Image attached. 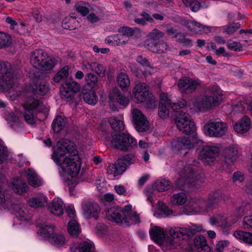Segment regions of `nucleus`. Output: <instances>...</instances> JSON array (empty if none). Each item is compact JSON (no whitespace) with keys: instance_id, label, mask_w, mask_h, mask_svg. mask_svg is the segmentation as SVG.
Returning a JSON list of instances; mask_svg holds the SVG:
<instances>
[{"instance_id":"obj_26","label":"nucleus","mask_w":252,"mask_h":252,"mask_svg":"<svg viewBox=\"0 0 252 252\" xmlns=\"http://www.w3.org/2000/svg\"><path fill=\"white\" fill-rule=\"evenodd\" d=\"M109 99L111 101L115 100L121 105L127 106L129 102V98L121 94L118 88H114L109 94Z\"/></svg>"},{"instance_id":"obj_56","label":"nucleus","mask_w":252,"mask_h":252,"mask_svg":"<svg viewBox=\"0 0 252 252\" xmlns=\"http://www.w3.org/2000/svg\"><path fill=\"white\" fill-rule=\"evenodd\" d=\"M136 29L135 28L122 27L118 29V32L126 38L133 35Z\"/></svg>"},{"instance_id":"obj_50","label":"nucleus","mask_w":252,"mask_h":252,"mask_svg":"<svg viewBox=\"0 0 252 252\" xmlns=\"http://www.w3.org/2000/svg\"><path fill=\"white\" fill-rule=\"evenodd\" d=\"M88 4L85 2H78L75 5L76 11L82 16L87 15L90 12L89 8L87 6Z\"/></svg>"},{"instance_id":"obj_5","label":"nucleus","mask_w":252,"mask_h":252,"mask_svg":"<svg viewBox=\"0 0 252 252\" xmlns=\"http://www.w3.org/2000/svg\"><path fill=\"white\" fill-rule=\"evenodd\" d=\"M23 107L25 120L29 124L35 123V116L36 113H45L49 110L48 107L43 104L39 100L34 98H29L23 104Z\"/></svg>"},{"instance_id":"obj_28","label":"nucleus","mask_w":252,"mask_h":252,"mask_svg":"<svg viewBox=\"0 0 252 252\" xmlns=\"http://www.w3.org/2000/svg\"><path fill=\"white\" fill-rule=\"evenodd\" d=\"M63 203L60 198H55L49 206L50 212L56 216H60L63 213Z\"/></svg>"},{"instance_id":"obj_34","label":"nucleus","mask_w":252,"mask_h":252,"mask_svg":"<svg viewBox=\"0 0 252 252\" xmlns=\"http://www.w3.org/2000/svg\"><path fill=\"white\" fill-rule=\"evenodd\" d=\"M233 236L236 239L242 242L252 244V233L242 230L234 232Z\"/></svg>"},{"instance_id":"obj_64","label":"nucleus","mask_w":252,"mask_h":252,"mask_svg":"<svg viewBox=\"0 0 252 252\" xmlns=\"http://www.w3.org/2000/svg\"><path fill=\"white\" fill-rule=\"evenodd\" d=\"M240 28V24L238 23H234L230 25L224 27L225 32L228 34H232Z\"/></svg>"},{"instance_id":"obj_62","label":"nucleus","mask_w":252,"mask_h":252,"mask_svg":"<svg viewBox=\"0 0 252 252\" xmlns=\"http://www.w3.org/2000/svg\"><path fill=\"white\" fill-rule=\"evenodd\" d=\"M158 204L159 207L160 214L163 217H167L172 214V211L168 209L163 202H158Z\"/></svg>"},{"instance_id":"obj_13","label":"nucleus","mask_w":252,"mask_h":252,"mask_svg":"<svg viewBox=\"0 0 252 252\" xmlns=\"http://www.w3.org/2000/svg\"><path fill=\"white\" fill-rule=\"evenodd\" d=\"M203 231L201 225H191L188 227H177L169 230V234L173 240L178 243L174 245V248L180 245V241L184 236L193 235L197 232Z\"/></svg>"},{"instance_id":"obj_60","label":"nucleus","mask_w":252,"mask_h":252,"mask_svg":"<svg viewBox=\"0 0 252 252\" xmlns=\"http://www.w3.org/2000/svg\"><path fill=\"white\" fill-rule=\"evenodd\" d=\"M93 71L95 72L100 77H103L105 75V69L101 64L97 63H92Z\"/></svg>"},{"instance_id":"obj_55","label":"nucleus","mask_w":252,"mask_h":252,"mask_svg":"<svg viewBox=\"0 0 252 252\" xmlns=\"http://www.w3.org/2000/svg\"><path fill=\"white\" fill-rule=\"evenodd\" d=\"M68 75V67L64 66L56 74L53 80L55 82L58 83L63 79L67 77Z\"/></svg>"},{"instance_id":"obj_61","label":"nucleus","mask_w":252,"mask_h":252,"mask_svg":"<svg viewBox=\"0 0 252 252\" xmlns=\"http://www.w3.org/2000/svg\"><path fill=\"white\" fill-rule=\"evenodd\" d=\"M230 244L228 240H220L218 241L216 245L215 250L216 252H223L224 249L227 248Z\"/></svg>"},{"instance_id":"obj_51","label":"nucleus","mask_w":252,"mask_h":252,"mask_svg":"<svg viewBox=\"0 0 252 252\" xmlns=\"http://www.w3.org/2000/svg\"><path fill=\"white\" fill-rule=\"evenodd\" d=\"M97 11H95V13L92 12L90 13L87 17V20L92 23H96L100 20V17L103 14V11L100 8H98Z\"/></svg>"},{"instance_id":"obj_31","label":"nucleus","mask_w":252,"mask_h":252,"mask_svg":"<svg viewBox=\"0 0 252 252\" xmlns=\"http://www.w3.org/2000/svg\"><path fill=\"white\" fill-rule=\"evenodd\" d=\"M187 28L191 32L195 33H207L210 31V28L201 25L193 21H189L186 24Z\"/></svg>"},{"instance_id":"obj_53","label":"nucleus","mask_w":252,"mask_h":252,"mask_svg":"<svg viewBox=\"0 0 252 252\" xmlns=\"http://www.w3.org/2000/svg\"><path fill=\"white\" fill-rule=\"evenodd\" d=\"M49 241L53 245L57 246H63L66 242L64 236L60 234L54 235Z\"/></svg>"},{"instance_id":"obj_43","label":"nucleus","mask_w":252,"mask_h":252,"mask_svg":"<svg viewBox=\"0 0 252 252\" xmlns=\"http://www.w3.org/2000/svg\"><path fill=\"white\" fill-rule=\"evenodd\" d=\"M199 203H204V199L202 198H191L188 201L187 207L192 212L200 213V208L198 206Z\"/></svg>"},{"instance_id":"obj_48","label":"nucleus","mask_w":252,"mask_h":252,"mask_svg":"<svg viewBox=\"0 0 252 252\" xmlns=\"http://www.w3.org/2000/svg\"><path fill=\"white\" fill-rule=\"evenodd\" d=\"M222 199V192L220 190H217L211 192L208 197V203L211 207L214 203L219 202Z\"/></svg>"},{"instance_id":"obj_20","label":"nucleus","mask_w":252,"mask_h":252,"mask_svg":"<svg viewBox=\"0 0 252 252\" xmlns=\"http://www.w3.org/2000/svg\"><path fill=\"white\" fill-rule=\"evenodd\" d=\"M159 99V105H169L174 110H176L178 108H184L187 105L186 100L183 99H180L177 103L172 102L173 100V98L171 97L170 95L164 93H160Z\"/></svg>"},{"instance_id":"obj_23","label":"nucleus","mask_w":252,"mask_h":252,"mask_svg":"<svg viewBox=\"0 0 252 252\" xmlns=\"http://www.w3.org/2000/svg\"><path fill=\"white\" fill-rule=\"evenodd\" d=\"M105 215L108 220L115 222L119 224H122L123 222L122 208L116 207L110 208L105 212Z\"/></svg>"},{"instance_id":"obj_15","label":"nucleus","mask_w":252,"mask_h":252,"mask_svg":"<svg viewBox=\"0 0 252 252\" xmlns=\"http://www.w3.org/2000/svg\"><path fill=\"white\" fill-rule=\"evenodd\" d=\"M80 88L79 84L73 79L68 78L63 84L61 88V95L62 99L66 101H70L74 94L78 92Z\"/></svg>"},{"instance_id":"obj_7","label":"nucleus","mask_w":252,"mask_h":252,"mask_svg":"<svg viewBox=\"0 0 252 252\" xmlns=\"http://www.w3.org/2000/svg\"><path fill=\"white\" fill-rule=\"evenodd\" d=\"M228 125L219 118L209 120L203 127L205 135L213 137L220 138L227 132Z\"/></svg>"},{"instance_id":"obj_8","label":"nucleus","mask_w":252,"mask_h":252,"mask_svg":"<svg viewBox=\"0 0 252 252\" xmlns=\"http://www.w3.org/2000/svg\"><path fill=\"white\" fill-rule=\"evenodd\" d=\"M133 95L138 103L145 102L147 107L155 108L157 103L155 98L149 94L148 85L144 83L136 84L133 89Z\"/></svg>"},{"instance_id":"obj_41","label":"nucleus","mask_w":252,"mask_h":252,"mask_svg":"<svg viewBox=\"0 0 252 252\" xmlns=\"http://www.w3.org/2000/svg\"><path fill=\"white\" fill-rule=\"evenodd\" d=\"M54 226L52 225L42 227L37 231L38 234L50 241L54 236Z\"/></svg>"},{"instance_id":"obj_58","label":"nucleus","mask_w":252,"mask_h":252,"mask_svg":"<svg viewBox=\"0 0 252 252\" xmlns=\"http://www.w3.org/2000/svg\"><path fill=\"white\" fill-rule=\"evenodd\" d=\"M94 246L89 242H84L79 245V252H94Z\"/></svg>"},{"instance_id":"obj_32","label":"nucleus","mask_w":252,"mask_h":252,"mask_svg":"<svg viewBox=\"0 0 252 252\" xmlns=\"http://www.w3.org/2000/svg\"><path fill=\"white\" fill-rule=\"evenodd\" d=\"M32 92L39 95H44L46 94L49 90V86L44 82H39L38 81L35 84L32 85Z\"/></svg>"},{"instance_id":"obj_24","label":"nucleus","mask_w":252,"mask_h":252,"mask_svg":"<svg viewBox=\"0 0 252 252\" xmlns=\"http://www.w3.org/2000/svg\"><path fill=\"white\" fill-rule=\"evenodd\" d=\"M11 188L15 193L19 195L26 193L29 189L28 186L21 178L14 180L11 183Z\"/></svg>"},{"instance_id":"obj_11","label":"nucleus","mask_w":252,"mask_h":252,"mask_svg":"<svg viewBox=\"0 0 252 252\" xmlns=\"http://www.w3.org/2000/svg\"><path fill=\"white\" fill-rule=\"evenodd\" d=\"M175 121L180 131L188 135L194 134L195 125L189 114L182 111H179L176 115Z\"/></svg>"},{"instance_id":"obj_1","label":"nucleus","mask_w":252,"mask_h":252,"mask_svg":"<svg viewBox=\"0 0 252 252\" xmlns=\"http://www.w3.org/2000/svg\"><path fill=\"white\" fill-rule=\"evenodd\" d=\"M52 158L60 166V173L64 182L70 188L74 187L78 183L82 161L73 144L67 139L60 140L53 148Z\"/></svg>"},{"instance_id":"obj_40","label":"nucleus","mask_w":252,"mask_h":252,"mask_svg":"<svg viewBox=\"0 0 252 252\" xmlns=\"http://www.w3.org/2000/svg\"><path fill=\"white\" fill-rule=\"evenodd\" d=\"M148 49L154 53H162L166 49L167 45L163 41L147 44Z\"/></svg>"},{"instance_id":"obj_3","label":"nucleus","mask_w":252,"mask_h":252,"mask_svg":"<svg viewBox=\"0 0 252 252\" xmlns=\"http://www.w3.org/2000/svg\"><path fill=\"white\" fill-rule=\"evenodd\" d=\"M210 95H204L196 100L194 105L200 111H206L219 104L222 99V92L217 87L214 86L207 91Z\"/></svg>"},{"instance_id":"obj_47","label":"nucleus","mask_w":252,"mask_h":252,"mask_svg":"<svg viewBox=\"0 0 252 252\" xmlns=\"http://www.w3.org/2000/svg\"><path fill=\"white\" fill-rule=\"evenodd\" d=\"M170 186L168 181L165 179L157 180L154 184L153 188L155 189L158 191H164L167 190Z\"/></svg>"},{"instance_id":"obj_59","label":"nucleus","mask_w":252,"mask_h":252,"mask_svg":"<svg viewBox=\"0 0 252 252\" xmlns=\"http://www.w3.org/2000/svg\"><path fill=\"white\" fill-rule=\"evenodd\" d=\"M186 6H189L190 9L193 12L197 11L200 7V3L195 0H182Z\"/></svg>"},{"instance_id":"obj_16","label":"nucleus","mask_w":252,"mask_h":252,"mask_svg":"<svg viewBox=\"0 0 252 252\" xmlns=\"http://www.w3.org/2000/svg\"><path fill=\"white\" fill-rule=\"evenodd\" d=\"M198 138L196 134L188 137H178L171 142V148L174 151L179 152L182 150L190 149L197 143Z\"/></svg>"},{"instance_id":"obj_42","label":"nucleus","mask_w":252,"mask_h":252,"mask_svg":"<svg viewBox=\"0 0 252 252\" xmlns=\"http://www.w3.org/2000/svg\"><path fill=\"white\" fill-rule=\"evenodd\" d=\"M67 231L72 237H77L79 235L81 230L76 220L72 219L69 221L67 225Z\"/></svg>"},{"instance_id":"obj_29","label":"nucleus","mask_w":252,"mask_h":252,"mask_svg":"<svg viewBox=\"0 0 252 252\" xmlns=\"http://www.w3.org/2000/svg\"><path fill=\"white\" fill-rule=\"evenodd\" d=\"M10 207L14 210L16 216L20 220H26L28 219L29 212L25 205L18 203L13 204Z\"/></svg>"},{"instance_id":"obj_30","label":"nucleus","mask_w":252,"mask_h":252,"mask_svg":"<svg viewBox=\"0 0 252 252\" xmlns=\"http://www.w3.org/2000/svg\"><path fill=\"white\" fill-rule=\"evenodd\" d=\"M26 175L29 184L31 186L37 188L42 185V180L33 169H29L26 172Z\"/></svg>"},{"instance_id":"obj_63","label":"nucleus","mask_w":252,"mask_h":252,"mask_svg":"<svg viewBox=\"0 0 252 252\" xmlns=\"http://www.w3.org/2000/svg\"><path fill=\"white\" fill-rule=\"evenodd\" d=\"M169 105H159L158 110V115L162 119L167 118L169 115Z\"/></svg>"},{"instance_id":"obj_52","label":"nucleus","mask_w":252,"mask_h":252,"mask_svg":"<svg viewBox=\"0 0 252 252\" xmlns=\"http://www.w3.org/2000/svg\"><path fill=\"white\" fill-rule=\"evenodd\" d=\"M140 15L141 18H135L134 19V21L136 24L144 25L147 21L153 22L154 21L153 18L149 14L146 12H142Z\"/></svg>"},{"instance_id":"obj_45","label":"nucleus","mask_w":252,"mask_h":252,"mask_svg":"<svg viewBox=\"0 0 252 252\" xmlns=\"http://www.w3.org/2000/svg\"><path fill=\"white\" fill-rule=\"evenodd\" d=\"M225 154V160L227 162H233L238 158V150L235 146H230L226 149Z\"/></svg>"},{"instance_id":"obj_10","label":"nucleus","mask_w":252,"mask_h":252,"mask_svg":"<svg viewBox=\"0 0 252 252\" xmlns=\"http://www.w3.org/2000/svg\"><path fill=\"white\" fill-rule=\"evenodd\" d=\"M112 146L121 150L127 151L137 145L136 139L128 133H116L108 138Z\"/></svg>"},{"instance_id":"obj_18","label":"nucleus","mask_w":252,"mask_h":252,"mask_svg":"<svg viewBox=\"0 0 252 252\" xmlns=\"http://www.w3.org/2000/svg\"><path fill=\"white\" fill-rule=\"evenodd\" d=\"M132 121L136 129L139 132H144L149 128V123L142 112L138 109L131 110Z\"/></svg>"},{"instance_id":"obj_12","label":"nucleus","mask_w":252,"mask_h":252,"mask_svg":"<svg viewBox=\"0 0 252 252\" xmlns=\"http://www.w3.org/2000/svg\"><path fill=\"white\" fill-rule=\"evenodd\" d=\"M133 162V157L132 156H125L119 158L116 164H110L107 167V173L114 177L121 175Z\"/></svg>"},{"instance_id":"obj_17","label":"nucleus","mask_w":252,"mask_h":252,"mask_svg":"<svg viewBox=\"0 0 252 252\" xmlns=\"http://www.w3.org/2000/svg\"><path fill=\"white\" fill-rule=\"evenodd\" d=\"M201 85L198 79L184 77L179 79L178 83L179 91L182 94H191Z\"/></svg>"},{"instance_id":"obj_19","label":"nucleus","mask_w":252,"mask_h":252,"mask_svg":"<svg viewBox=\"0 0 252 252\" xmlns=\"http://www.w3.org/2000/svg\"><path fill=\"white\" fill-rule=\"evenodd\" d=\"M122 225L128 226L140 222L139 214L132 210V206L130 204H127L122 208Z\"/></svg>"},{"instance_id":"obj_36","label":"nucleus","mask_w":252,"mask_h":252,"mask_svg":"<svg viewBox=\"0 0 252 252\" xmlns=\"http://www.w3.org/2000/svg\"><path fill=\"white\" fill-rule=\"evenodd\" d=\"M66 126L65 118L61 116H58L54 120L52 126L53 131L56 133L61 132Z\"/></svg>"},{"instance_id":"obj_54","label":"nucleus","mask_w":252,"mask_h":252,"mask_svg":"<svg viewBox=\"0 0 252 252\" xmlns=\"http://www.w3.org/2000/svg\"><path fill=\"white\" fill-rule=\"evenodd\" d=\"M75 22V19L69 16L66 17L62 21V27L63 28L68 29L69 30L74 29L75 28V26L74 25Z\"/></svg>"},{"instance_id":"obj_27","label":"nucleus","mask_w":252,"mask_h":252,"mask_svg":"<svg viewBox=\"0 0 252 252\" xmlns=\"http://www.w3.org/2000/svg\"><path fill=\"white\" fill-rule=\"evenodd\" d=\"M105 42L106 44L111 46H122L127 43L128 39L119 33L107 37Z\"/></svg>"},{"instance_id":"obj_33","label":"nucleus","mask_w":252,"mask_h":252,"mask_svg":"<svg viewBox=\"0 0 252 252\" xmlns=\"http://www.w3.org/2000/svg\"><path fill=\"white\" fill-rule=\"evenodd\" d=\"M117 83L123 91H127L130 86V79L127 74L124 72L119 73L117 77Z\"/></svg>"},{"instance_id":"obj_37","label":"nucleus","mask_w":252,"mask_h":252,"mask_svg":"<svg viewBox=\"0 0 252 252\" xmlns=\"http://www.w3.org/2000/svg\"><path fill=\"white\" fill-rule=\"evenodd\" d=\"M118 117L119 119H118L115 117H111L109 119V123L111 127L115 131H122L124 129L123 117L121 115Z\"/></svg>"},{"instance_id":"obj_38","label":"nucleus","mask_w":252,"mask_h":252,"mask_svg":"<svg viewBox=\"0 0 252 252\" xmlns=\"http://www.w3.org/2000/svg\"><path fill=\"white\" fill-rule=\"evenodd\" d=\"M47 201V198L46 196L39 195L29 199L28 202L31 207L36 208L43 206Z\"/></svg>"},{"instance_id":"obj_44","label":"nucleus","mask_w":252,"mask_h":252,"mask_svg":"<svg viewBox=\"0 0 252 252\" xmlns=\"http://www.w3.org/2000/svg\"><path fill=\"white\" fill-rule=\"evenodd\" d=\"M12 43V39L9 34L0 32V50L9 47Z\"/></svg>"},{"instance_id":"obj_2","label":"nucleus","mask_w":252,"mask_h":252,"mask_svg":"<svg viewBox=\"0 0 252 252\" xmlns=\"http://www.w3.org/2000/svg\"><path fill=\"white\" fill-rule=\"evenodd\" d=\"M16 70L14 67L9 63L0 62V92L9 91L12 99L20 95L18 87H14V78Z\"/></svg>"},{"instance_id":"obj_9","label":"nucleus","mask_w":252,"mask_h":252,"mask_svg":"<svg viewBox=\"0 0 252 252\" xmlns=\"http://www.w3.org/2000/svg\"><path fill=\"white\" fill-rule=\"evenodd\" d=\"M149 233L151 239L161 246L163 249H173L174 245L178 243V241L173 240L170 235L165 237L163 229L158 226L153 227L150 230Z\"/></svg>"},{"instance_id":"obj_4","label":"nucleus","mask_w":252,"mask_h":252,"mask_svg":"<svg viewBox=\"0 0 252 252\" xmlns=\"http://www.w3.org/2000/svg\"><path fill=\"white\" fill-rule=\"evenodd\" d=\"M198 162L193 161L192 163L185 167L181 172V177L176 181V186L182 188L198 180L201 177V170Z\"/></svg>"},{"instance_id":"obj_35","label":"nucleus","mask_w":252,"mask_h":252,"mask_svg":"<svg viewBox=\"0 0 252 252\" xmlns=\"http://www.w3.org/2000/svg\"><path fill=\"white\" fill-rule=\"evenodd\" d=\"M195 247L200 251L209 252L210 248L207 245L205 238L202 235H198L194 239Z\"/></svg>"},{"instance_id":"obj_25","label":"nucleus","mask_w":252,"mask_h":252,"mask_svg":"<svg viewBox=\"0 0 252 252\" xmlns=\"http://www.w3.org/2000/svg\"><path fill=\"white\" fill-rule=\"evenodd\" d=\"M238 220V218H236L232 221H227L225 218L221 215L216 216H213L210 219V223L212 225H218L223 228L229 227L233 224L236 223Z\"/></svg>"},{"instance_id":"obj_39","label":"nucleus","mask_w":252,"mask_h":252,"mask_svg":"<svg viewBox=\"0 0 252 252\" xmlns=\"http://www.w3.org/2000/svg\"><path fill=\"white\" fill-rule=\"evenodd\" d=\"M187 201V195L184 192H179L174 194L170 198V203L175 206L184 205Z\"/></svg>"},{"instance_id":"obj_57","label":"nucleus","mask_w":252,"mask_h":252,"mask_svg":"<svg viewBox=\"0 0 252 252\" xmlns=\"http://www.w3.org/2000/svg\"><path fill=\"white\" fill-rule=\"evenodd\" d=\"M9 157V153L6 147L3 143L0 142V164L7 160Z\"/></svg>"},{"instance_id":"obj_21","label":"nucleus","mask_w":252,"mask_h":252,"mask_svg":"<svg viewBox=\"0 0 252 252\" xmlns=\"http://www.w3.org/2000/svg\"><path fill=\"white\" fill-rule=\"evenodd\" d=\"M84 216L87 219L96 218L100 212L98 205L92 202H86L82 205Z\"/></svg>"},{"instance_id":"obj_49","label":"nucleus","mask_w":252,"mask_h":252,"mask_svg":"<svg viewBox=\"0 0 252 252\" xmlns=\"http://www.w3.org/2000/svg\"><path fill=\"white\" fill-rule=\"evenodd\" d=\"M164 33L159 31L158 29L155 28L148 35V39L151 41V43H155L159 41V39L163 37Z\"/></svg>"},{"instance_id":"obj_14","label":"nucleus","mask_w":252,"mask_h":252,"mask_svg":"<svg viewBox=\"0 0 252 252\" xmlns=\"http://www.w3.org/2000/svg\"><path fill=\"white\" fill-rule=\"evenodd\" d=\"M220 152V148L217 145L204 146L200 151L198 158L205 164L211 165Z\"/></svg>"},{"instance_id":"obj_46","label":"nucleus","mask_w":252,"mask_h":252,"mask_svg":"<svg viewBox=\"0 0 252 252\" xmlns=\"http://www.w3.org/2000/svg\"><path fill=\"white\" fill-rule=\"evenodd\" d=\"M83 98L86 103L91 105H94L97 101V97L96 94L92 90H90L84 93Z\"/></svg>"},{"instance_id":"obj_6","label":"nucleus","mask_w":252,"mask_h":252,"mask_svg":"<svg viewBox=\"0 0 252 252\" xmlns=\"http://www.w3.org/2000/svg\"><path fill=\"white\" fill-rule=\"evenodd\" d=\"M30 62L34 68L42 70H51L57 63L55 58L49 57L45 52L40 49L32 53Z\"/></svg>"},{"instance_id":"obj_22","label":"nucleus","mask_w":252,"mask_h":252,"mask_svg":"<svg viewBox=\"0 0 252 252\" xmlns=\"http://www.w3.org/2000/svg\"><path fill=\"white\" fill-rule=\"evenodd\" d=\"M235 131L239 134H246L250 129V119L245 116L236 122L233 126Z\"/></svg>"}]
</instances>
